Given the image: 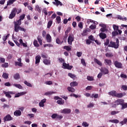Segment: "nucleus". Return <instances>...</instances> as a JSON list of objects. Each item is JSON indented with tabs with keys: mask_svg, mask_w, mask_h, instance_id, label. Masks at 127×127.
I'll use <instances>...</instances> for the list:
<instances>
[{
	"mask_svg": "<svg viewBox=\"0 0 127 127\" xmlns=\"http://www.w3.org/2000/svg\"><path fill=\"white\" fill-rule=\"evenodd\" d=\"M21 115V111H20V110H16L14 112V116H15V117H20Z\"/></svg>",
	"mask_w": 127,
	"mask_h": 127,
	"instance_id": "17",
	"label": "nucleus"
},
{
	"mask_svg": "<svg viewBox=\"0 0 127 127\" xmlns=\"http://www.w3.org/2000/svg\"><path fill=\"white\" fill-rule=\"evenodd\" d=\"M13 24L14 26V31L15 32H18L19 30H20V31H24V32H25L26 31V29L20 26V25H21V21H20V20H18L16 21H14Z\"/></svg>",
	"mask_w": 127,
	"mask_h": 127,
	"instance_id": "1",
	"label": "nucleus"
},
{
	"mask_svg": "<svg viewBox=\"0 0 127 127\" xmlns=\"http://www.w3.org/2000/svg\"><path fill=\"white\" fill-rule=\"evenodd\" d=\"M108 95H110V96H112V97H116L117 92L115 90L110 91L108 92Z\"/></svg>",
	"mask_w": 127,
	"mask_h": 127,
	"instance_id": "18",
	"label": "nucleus"
},
{
	"mask_svg": "<svg viewBox=\"0 0 127 127\" xmlns=\"http://www.w3.org/2000/svg\"><path fill=\"white\" fill-rule=\"evenodd\" d=\"M96 27H97V26H96V25H91L89 26V28L90 29H92V30H94V29H96Z\"/></svg>",
	"mask_w": 127,
	"mask_h": 127,
	"instance_id": "55",
	"label": "nucleus"
},
{
	"mask_svg": "<svg viewBox=\"0 0 127 127\" xmlns=\"http://www.w3.org/2000/svg\"><path fill=\"white\" fill-rule=\"evenodd\" d=\"M35 64H38L39 63H40V60L41 59V57H40V56H37L35 57Z\"/></svg>",
	"mask_w": 127,
	"mask_h": 127,
	"instance_id": "19",
	"label": "nucleus"
},
{
	"mask_svg": "<svg viewBox=\"0 0 127 127\" xmlns=\"http://www.w3.org/2000/svg\"><path fill=\"white\" fill-rule=\"evenodd\" d=\"M78 26L80 29H83V23L82 22H80L78 24Z\"/></svg>",
	"mask_w": 127,
	"mask_h": 127,
	"instance_id": "59",
	"label": "nucleus"
},
{
	"mask_svg": "<svg viewBox=\"0 0 127 127\" xmlns=\"http://www.w3.org/2000/svg\"><path fill=\"white\" fill-rule=\"evenodd\" d=\"M46 103V99H44L41 101V102L39 103V107L41 108H43L44 107V104Z\"/></svg>",
	"mask_w": 127,
	"mask_h": 127,
	"instance_id": "13",
	"label": "nucleus"
},
{
	"mask_svg": "<svg viewBox=\"0 0 127 127\" xmlns=\"http://www.w3.org/2000/svg\"><path fill=\"white\" fill-rule=\"evenodd\" d=\"M122 110H125V109H127V103H122Z\"/></svg>",
	"mask_w": 127,
	"mask_h": 127,
	"instance_id": "43",
	"label": "nucleus"
},
{
	"mask_svg": "<svg viewBox=\"0 0 127 127\" xmlns=\"http://www.w3.org/2000/svg\"><path fill=\"white\" fill-rule=\"evenodd\" d=\"M14 78L15 80H17V79H19L20 78V76L19 75V73H16L14 75Z\"/></svg>",
	"mask_w": 127,
	"mask_h": 127,
	"instance_id": "38",
	"label": "nucleus"
},
{
	"mask_svg": "<svg viewBox=\"0 0 127 127\" xmlns=\"http://www.w3.org/2000/svg\"><path fill=\"white\" fill-rule=\"evenodd\" d=\"M43 63L45 65H50L51 64V61L46 59L43 60Z\"/></svg>",
	"mask_w": 127,
	"mask_h": 127,
	"instance_id": "20",
	"label": "nucleus"
},
{
	"mask_svg": "<svg viewBox=\"0 0 127 127\" xmlns=\"http://www.w3.org/2000/svg\"><path fill=\"white\" fill-rule=\"evenodd\" d=\"M114 64L115 67L118 69H122L123 68V64L118 61H115L114 62Z\"/></svg>",
	"mask_w": 127,
	"mask_h": 127,
	"instance_id": "5",
	"label": "nucleus"
},
{
	"mask_svg": "<svg viewBox=\"0 0 127 127\" xmlns=\"http://www.w3.org/2000/svg\"><path fill=\"white\" fill-rule=\"evenodd\" d=\"M3 120L4 121V123H5V122H10V121H12L13 118H12L10 115L8 114L3 118Z\"/></svg>",
	"mask_w": 127,
	"mask_h": 127,
	"instance_id": "7",
	"label": "nucleus"
},
{
	"mask_svg": "<svg viewBox=\"0 0 127 127\" xmlns=\"http://www.w3.org/2000/svg\"><path fill=\"white\" fill-rule=\"evenodd\" d=\"M92 43V41H90V40H89V39H87L86 40V44L87 45H90V44H91Z\"/></svg>",
	"mask_w": 127,
	"mask_h": 127,
	"instance_id": "62",
	"label": "nucleus"
},
{
	"mask_svg": "<svg viewBox=\"0 0 127 127\" xmlns=\"http://www.w3.org/2000/svg\"><path fill=\"white\" fill-rule=\"evenodd\" d=\"M53 94H55V92H52V91H49V92H46L45 93V96H50V95H52Z\"/></svg>",
	"mask_w": 127,
	"mask_h": 127,
	"instance_id": "36",
	"label": "nucleus"
},
{
	"mask_svg": "<svg viewBox=\"0 0 127 127\" xmlns=\"http://www.w3.org/2000/svg\"><path fill=\"white\" fill-rule=\"evenodd\" d=\"M88 39L90 41H95V38H94V36L93 35H90L88 37Z\"/></svg>",
	"mask_w": 127,
	"mask_h": 127,
	"instance_id": "50",
	"label": "nucleus"
},
{
	"mask_svg": "<svg viewBox=\"0 0 127 127\" xmlns=\"http://www.w3.org/2000/svg\"><path fill=\"white\" fill-rule=\"evenodd\" d=\"M64 49H65L66 50V51H71L72 49V47L71 46H65L64 47Z\"/></svg>",
	"mask_w": 127,
	"mask_h": 127,
	"instance_id": "23",
	"label": "nucleus"
},
{
	"mask_svg": "<svg viewBox=\"0 0 127 127\" xmlns=\"http://www.w3.org/2000/svg\"><path fill=\"white\" fill-rule=\"evenodd\" d=\"M37 40L40 44V45H42V39L39 36L37 37Z\"/></svg>",
	"mask_w": 127,
	"mask_h": 127,
	"instance_id": "47",
	"label": "nucleus"
},
{
	"mask_svg": "<svg viewBox=\"0 0 127 127\" xmlns=\"http://www.w3.org/2000/svg\"><path fill=\"white\" fill-rule=\"evenodd\" d=\"M82 126L83 127H89V124H87V122H83V123L82 124Z\"/></svg>",
	"mask_w": 127,
	"mask_h": 127,
	"instance_id": "63",
	"label": "nucleus"
},
{
	"mask_svg": "<svg viewBox=\"0 0 127 127\" xmlns=\"http://www.w3.org/2000/svg\"><path fill=\"white\" fill-rule=\"evenodd\" d=\"M118 19H120V20H123V21H127V17L123 18L122 16L119 15L118 16Z\"/></svg>",
	"mask_w": 127,
	"mask_h": 127,
	"instance_id": "35",
	"label": "nucleus"
},
{
	"mask_svg": "<svg viewBox=\"0 0 127 127\" xmlns=\"http://www.w3.org/2000/svg\"><path fill=\"white\" fill-rule=\"evenodd\" d=\"M68 76H69V77H70L72 79H74V78L76 77V75H75V74H72L71 73H68Z\"/></svg>",
	"mask_w": 127,
	"mask_h": 127,
	"instance_id": "53",
	"label": "nucleus"
},
{
	"mask_svg": "<svg viewBox=\"0 0 127 127\" xmlns=\"http://www.w3.org/2000/svg\"><path fill=\"white\" fill-rule=\"evenodd\" d=\"M120 46V41L119 39H116V42L110 41V44L108 45V47H111L112 48H115V49H118Z\"/></svg>",
	"mask_w": 127,
	"mask_h": 127,
	"instance_id": "2",
	"label": "nucleus"
},
{
	"mask_svg": "<svg viewBox=\"0 0 127 127\" xmlns=\"http://www.w3.org/2000/svg\"><path fill=\"white\" fill-rule=\"evenodd\" d=\"M15 66H19V67H22V63H19L18 62H15Z\"/></svg>",
	"mask_w": 127,
	"mask_h": 127,
	"instance_id": "46",
	"label": "nucleus"
},
{
	"mask_svg": "<svg viewBox=\"0 0 127 127\" xmlns=\"http://www.w3.org/2000/svg\"><path fill=\"white\" fill-rule=\"evenodd\" d=\"M127 94L126 93H116V97L117 98H123L124 96H126Z\"/></svg>",
	"mask_w": 127,
	"mask_h": 127,
	"instance_id": "21",
	"label": "nucleus"
},
{
	"mask_svg": "<svg viewBox=\"0 0 127 127\" xmlns=\"http://www.w3.org/2000/svg\"><path fill=\"white\" fill-rule=\"evenodd\" d=\"M106 57H113V54L107 53L105 54Z\"/></svg>",
	"mask_w": 127,
	"mask_h": 127,
	"instance_id": "64",
	"label": "nucleus"
},
{
	"mask_svg": "<svg viewBox=\"0 0 127 127\" xmlns=\"http://www.w3.org/2000/svg\"><path fill=\"white\" fill-rule=\"evenodd\" d=\"M74 39H75V37H74V34H69L68 37L67 39V42L69 45H72V42L74 41Z\"/></svg>",
	"mask_w": 127,
	"mask_h": 127,
	"instance_id": "3",
	"label": "nucleus"
},
{
	"mask_svg": "<svg viewBox=\"0 0 127 127\" xmlns=\"http://www.w3.org/2000/svg\"><path fill=\"white\" fill-rule=\"evenodd\" d=\"M53 23V21L50 20L48 22V25H47V28H50L51 27V25H52V24Z\"/></svg>",
	"mask_w": 127,
	"mask_h": 127,
	"instance_id": "34",
	"label": "nucleus"
},
{
	"mask_svg": "<svg viewBox=\"0 0 127 127\" xmlns=\"http://www.w3.org/2000/svg\"><path fill=\"white\" fill-rule=\"evenodd\" d=\"M88 32H91V29L89 28H86L84 30H83L82 35V36H86L88 34Z\"/></svg>",
	"mask_w": 127,
	"mask_h": 127,
	"instance_id": "11",
	"label": "nucleus"
},
{
	"mask_svg": "<svg viewBox=\"0 0 127 127\" xmlns=\"http://www.w3.org/2000/svg\"><path fill=\"white\" fill-rule=\"evenodd\" d=\"M13 86H14V87H16V88H18V89H22V86L20 84L14 83L13 84Z\"/></svg>",
	"mask_w": 127,
	"mask_h": 127,
	"instance_id": "29",
	"label": "nucleus"
},
{
	"mask_svg": "<svg viewBox=\"0 0 127 127\" xmlns=\"http://www.w3.org/2000/svg\"><path fill=\"white\" fill-rule=\"evenodd\" d=\"M25 94V92H21L17 93L15 95L14 98H18V97H20V96H23Z\"/></svg>",
	"mask_w": 127,
	"mask_h": 127,
	"instance_id": "24",
	"label": "nucleus"
},
{
	"mask_svg": "<svg viewBox=\"0 0 127 127\" xmlns=\"http://www.w3.org/2000/svg\"><path fill=\"white\" fill-rule=\"evenodd\" d=\"M99 37L101 39H106L107 38V35L105 33L101 32L99 33Z\"/></svg>",
	"mask_w": 127,
	"mask_h": 127,
	"instance_id": "14",
	"label": "nucleus"
},
{
	"mask_svg": "<svg viewBox=\"0 0 127 127\" xmlns=\"http://www.w3.org/2000/svg\"><path fill=\"white\" fill-rule=\"evenodd\" d=\"M3 93L4 95H5V97H6L7 98H9V99H10V98H11V95H14V92H13V91H3Z\"/></svg>",
	"mask_w": 127,
	"mask_h": 127,
	"instance_id": "8",
	"label": "nucleus"
},
{
	"mask_svg": "<svg viewBox=\"0 0 127 127\" xmlns=\"http://www.w3.org/2000/svg\"><path fill=\"white\" fill-rule=\"evenodd\" d=\"M16 11H17V9H16V8H14L12 9L11 13L9 14V18L10 19H12V18L15 17V15L16 14Z\"/></svg>",
	"mask_w": 127,
	"mask_h": 127,
	"instance_id": "4",
	"label": "nucleus"
},
{
	"mask_svg": "<svg viewBox=\"0 0 127 127\" xmlns=\"http://www.w3.org/2000/svg\"><path fill=\"white\" fill-rule=\"evenodd\" d=\"M67 90L68 92H71V93H74V92H75V89L73 87H68Z\"/></svg>",
	"mask_w": 127,
	"mask_h": 127,
	"instance_id": "31",
	"label": "nucleus"
},
{
	"mask_svg": "<svg viewBox=\"0 0 127 127\" xmlns=\"http://www.w3.org/2000/svg\"><path fill=\"white\" fill-rule=\"evenodd\" d=\"M104 64L108 66H111L112 65V61L109 59H105Z\"/></svg>",
	"mask_w": 127,
	"mask_h": 127,
	"instance_id": "12",
	"label": "nucleus"
},
{
	"mask_svg": "<svg viewBox=\"0 0 127 127\" xmlns=\"http://www.w3.org/2000/svg\"><path fill=\"white\" fill-rule=\"evenodd\" d=\"M87 79L88 81H94V77L93 76H87Z\"/></svg>",
	"mask_w": 127,
	"mask_h": 127,
	"instance_id": "57",
	"label": "nucleus"
},
{
	"mask_svg": "<svg viewBox=\"0 0 127 127\" xmlns=\"http://www.w3.org/2000/svg\"><path fill=\"white\" fill-rule=\"evenodd\" d=\"M56 20L57 23H60V22H61V17L59 16H57Z\"/></svg>",
	"mask_w": 127,
	"mask_h": 127,
	"instance_id": "49",
	"label": "nucleus"
},
{
	"mask_svg": "<svg viewBox=\"0 0 127 127\" xmlns=\"http://www.w3.org/2000/svg\"><path fill=\"white\" fill-rule=\"evenodd\" d=\"M24 83L25 85H26L28 87H30L31 88H32V85L30 84V83L27 82V81H24Z\"/></svg>",
	"mask_w": 127,
	"mask_h": 127,
	"instance_id": "39",
	"label": "nucleus"
},
{
	"mask_svg": "<svg viewBox=\"0 0 127 127\" xmlns=\"http://www.w3.org/2000/svg\"><path fill=\"white\" fill-rule=\"evenodd\" d=\"M53 3L55 5H56V6H58V5L62 6L63 5L62 2H61V1H59V0H55V1H53Z\"/></svg>",
	"mask_w": 127,
	"mask_h": 127,
	"instance_id": "10",
	"label": "nucleus"
},
{
	"mask_svg": "<svg viewBox=\"0 0 127 127\" xmlns=\"http://www.w3.org/2000/svg\"><path fill=\"white\" fill-rule=\"evenodd\" d=\"M53 47V45L51 44H47L44 45V47Z\"/></svg>",
	"mask_w": 127,
	"mask_h": 127,
	"instance_id": "61",
	"label": "nucleus"
},
{
	"mask_svg": "<svg viewBox=\"0 0 127 127\" xmlns=\"http://www.w3.org/2000/svg\"><path fill=\"white\" fill-rule=\"evenodd\" d=\"M119 35V33L117 31H115L112 32V36H117Z\"/></svg>",
	"mask_w": 127,
	"mask_h": 127,
	"instance_id": "60",
	"label": "nucleus"
},
{
	"mask_svg": "<svg viewBox=\"0 0 127 127\" xmlns=\"http://www.w3.org/2000/svg\"><path fill=\"white\" fill-rule=\"evenodd\" d=\"M127 118H124L123 121H121L120 124L122 126H124V125H127Z\"/></svg>",
	"mask_w": 127,
	"mask_h": 127,
	"instance_id": "25",
	"label": "nucleus"
},
{
	"mask_svg": "<svg viewBox=\"0 0 127 127\" xmlns=\"http://www.w3.org/2000/svg\"><path fill=\"white\" fill-rule=\"evenodd\" d=\"M70 86L71 87H76V86H78V82H77L76 81L71 82L70 83Z\"/></svg>",
	"mask_w": 127,
	"mask_h": 127,
	"instance_id": "28",
	"label": "nucleus"
},
{
	"mask_svg": "<svg viewBox=\"0 0 127 127\" xmlns=\"http://www.w3.org/2000/svg\"><path fill=\"white\" fill-rule=\"evenodd\" d=\"M63 66L64 67V69H67V68H68V66H69V64H67L66 63H63Z\"/></svg>",
	"mask_w": 127,
	"mask_h": 127,
	"instance_id": "51",
	"label": "nucleus"
},
{
	"mask_svg": "<svg viewBox=\"0 0 127 127\" xmlns=\"http://www.w3.org/2000/svg\"><path fill=\"white\" fill-rule=\"evenodd\" d=\"M56 43H57V44H62L63 43V41L61 42V41L60 40V39H59V38H57L56 39Z\"/></svg>",
	"mask_w": 127,
	"mask_h": 127,
	"instance_id": "48",
	"label": "nucleus"
},
{
	"mask_svg": "<svg viewBox=\"0 0 127 127\" xmlns=\"http://www.w3.org/2000/svg\"><path fill=\"white\" fill-rule=\"evenodd\" d=\"M98 97H99V94H92L91 95L90 98H91L92 99H93V98H95V99H97V98H98Z\"/></svg>",
	"mask_w": 127,
	"mask_h": 127,
	"instance_id": "42",
	"label": "nucleus"
},
{
	"mask_svg": "<svg viewBox=\"0 0 127 127\" xmlns=\"http://www.w3.org/2000/svg\"><path fill=\"white\" fill-rule=\"evenodd\" d=\"M94 62L95 63H97V64L99 66H102V65H103L102 62H101V61H99L98 59L96 58L94 59Z\"/></svg>",
	"mask_w": 127,
	"mask_h": 127,
	"instance_id": "22",
	"label": "nucleus"
},
{
	"mask_svg": "<svg viewBox=\"0 0 127 127\" xmlns=\"http://www.w3.org/2000/svg\"><path fill=\"white\" fill-rule=\"evenodd\" d=\"M25 17V14H23L20 16L19 20L21 21V20H23L24 19Z\"/></svg>",
	"mask_w": 127,
	"mask_h": 127,
	"instance_id": "41",
	"label": "nucleus"
},
{
	"mask_svg": "<svg viewBox=\"0 0 127 127\" xmlns=\"http://www.w3.org/2000/svg\"><path fill=\"white\" fill-rule=\"evenodd\" d=\"M71 31V27H68L67 28L65 32V34L66 35V37L68 36V33Z\"/></svg>",
	"mask_w": 127,
	"mask_h": 127,
	"instance_id": "32",
	"label": "nucleus"
},
{
	"mask_svg": "<svg viewBox=\"0 0 127 127\" xmlns=\"http://www.w3.org/2000/svg\"><path fill=\"white\" fill-rule=\"evenodd\" d=\"M120 113V111H113L111 112V115L112 116H114V115H117V114H119Z\"/></svg>",
	"mask_w": 127,
	"mask_h": 127,
	"instance_id": "52",
	"label": "nucleus"
},
{
	"mask_svg": "<svg viewBox=\"0 0 127 127\" xmlns=\"http://www.w3.org/2000/svg\"><path fill=\"white\" fill-rule=\"evenodd\" d=\"M41 57H42V58H45V59H47V58H48V56H47V55L44 53H42L41 54Z\"/></svg>",
	"mask_w": 127,
	"mask_h": 127,
	"instance_id": "58",
	"label": "nucleus"
},
{
	"mask_svg": "<svg viewBox=\"0 0 127 127\" xmlns=\"http://www.w3.org/2000/svg\"><path fill=\"white\" fill-rule=\"evenodd\" d=\"M14 1H16V0H9L7 2V5H11L12 4Z\"/></svg>",
	"mask_w": 127,
	"mask_h": 127,
	"instance_id": "26",
	"label": "nucleus"
},
{
	"mask_svg": "<svg viewBox=\"0 0 127 127\" xmlns=\"http://www.w3.org/2000/svg\"><path fill=\"white\" fill-rule=\"evenodd\" d=\"M46 39L48 43H50L52 41V38L49 34H47Z\"/></svg>",
	"mask_w": 127,
	"mask_h": 127,
	"instance_id": "15",
	"label": "nucleus"
},
{
	"mask_svg": "<svg viewBox=\"0 0 127 127\" xmlns=\"http://www.w3.org/2000/svg\"><path fill=\"white\" fill-rule=\"evenodd\" d=\"M105 46H108L110 45V40L109 39H106V42L104 43Z\"/></svg>",
	"mask_w": 127,
	"mask_h": 127,
	"instance_id": "54",
	"label": "nucleus"
},
{
	"mask_svg": "<svg viewBox=\"0 0 127 127\" xmlns=\"http://www.w3.org/2000/svg\"><path fill=\"white\" fill-rule=\"evenodd\" d=\"M33 44L35 47H39V45L38 44V42H37V40H34Z\"/></svg>",
	"mask_w": 127,
	"mask_h": 127,
	"instance_id": "37",
	"label": "nucleus"
},
{
	"mask_svg": "<svg viewBox=\"0 0 127 127\" xmlns=\"http://www.w3.org/2000/svg\"><path fill=\"white\" fill-rule=\"evenodd\" d=\"M109 122H111V123H113V124H119L120 123V121L117 119L110 120Z\"/></svg>",
	"mask_w": 127,
	"mask_h": 127,
	"instance_id": "30",
	"label": "nucleus"
},
{
	"mask_svg": "<svg viewBox=\"0 0 127 127\" xmlns=\"http://www.w3.org/2000/svg\"><path fill=\"white\" fill-rule=\"evenodd\" d=\"M71 113V109H64L62 111V114H70Z\"/></svg>",
	"mask_w": 127,
	"mask_h": 127,
	"instance_id": "16",
	"label": "nucleus"
},
{
	"mask_svg": "<svg viewBox=\"0 0 127 127\" xmlns=\"http://www.w3.org/2000/svg\"><path fill=\"white\" fill-rule=\"evenodd\" d=\"M81 63L83 65V66H86L87 64H86V62H85V60L84 59H82L81 60Z\"/></svg>",
	"mask_w": 127,
	"mask_h": 127,
	"instance_id": "56",
	"label": "nucleus"
},
{
	"mask_svg": "<svg viewBox=\"0 0 127 127\" xmlns=\"http://www.w3.org/2000/svg\"><path fill=\"white\" fill-rule=\"evenodd\" d=\"M61 100H58L57 103L58 105H64V100H62V99L60 98Z\"/></svg>",
	"mask_w": 127,
	"mask_h": 127,
	"instance_id": "33",
	"label": "nucleus"
},
{
	"mask_svg": "<svg viewBox=\"0 0 127 127\" xmlns=\"http://www.w3.org/2000/svg\"><path fill=\"white\" fill-rule=\"evenodd\" d=\"M2 76L4 78V79H8V73H6L5 72L3 73Z\"/></svg>",
	"mask_w": 127,
	"mask_h": 127,
	"instance_id": "40",
	"label": "nucleus"
},
{
	"mask_svg": "<svg viewBox=\"0 0 127 127\" xmlns=\"http://www.w3.org/2000/svg\"><path fill=\"white\" fill-rule=\"evenodd\" d=\"M123 103H125V100L123 99H118L115 101V104L113 105V107H115L116 106H119V105L122 106Z\"/></svg>",
	"mask_w": 127,
	"mask_h": 127,
	"instance_id": "6",
	"label": "nucleus"
},
{
	"mask_svg": "<svg viewBox=\"0 0 127 127\" xmlns=\"http://www.w3.org/2000/svg\"><path fill=\"white\" fill-rule=\"evenodd\" d=\"M113 27L114 30H115V31H117L119 29V26H118L116 24H113Z\"/></svg>",
	"mask_w": 127,
	"mask_h": 127,
	"instance_id": "44",
	"label": "nucleus"
},
{
	"mask_svg": "<svg viewBox=\"0 0 127 127\" xmlns=\"http://www.w3.org/2000/svg\"><path fill=\"white\" fill-rule=\"evenodd\" d=\"M100 71L102 73H103V75H108V74H109V69L106 67L101 68Z\"/></svg>",
	"mask_w": 127,
	"mask_h": 127,
	"instance_id": "9",
	"label": "nucleus"
},
{
	"mask_svg": "<svg viewBox=\"0 0 127 127\" xmlns=\"http://www.w3.org/2000/svg\"><path fill=\"white\" fill-rule=\"evenodd\" d=\"M35 10L38 11V12H39V13H40V12H41V9L40 8V7H39V5H36L35 6Z\"/></svg>",
	"mask_w": 127,
	"mask_h": 127,
	"instance_id": "27",
	"label": "nucleus"
},
{
	"mask_svg": "<svg viewBox=\"0 0 127 127\" xmlns=\"http://www.w3.org/2000/svg\"><path fill=\"white\" fill-rule=\"evenodd\" d=\"M1 67L3 68H7L8 67V63H4V64H1Z\"/></svg>",
	"mask_w": 127,
	"mask_h": 127,
	"instance_id": "45",
	"label": "nucleus"
}]
</instances>
